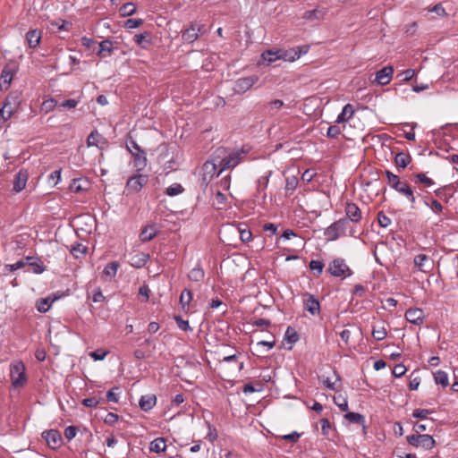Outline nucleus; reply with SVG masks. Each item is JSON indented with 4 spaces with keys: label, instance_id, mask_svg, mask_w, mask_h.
<instances>
[{
    "label": "nucleus",
    "instance_id": "nucleus-3",
    "mask_svg": "<svg viewBox=\"0 0 458 458\" xmlns=\"http://www.w3.org/2000/svg\"><path fill=\"white\" fill-rule=\"evenodd\" d=\"M10 376L14 387L23 386L27 382L25 365L21 360H16L10 364Z\"/></svg>",
    "mask_w": 458,
    "mask_h": 458
},
{
    "label": "nucleus",
    "instance_id": "nucleus-14",
    "mask_svg": "<svg viewBox=\"0 0 458 458\" xmlns=\"http://www.w3.org/2000/svg\"><path fill=\"white\" fill-rule=\"evenodd\" d=\"M394 68L392 66H386L376 73L375 81L381 86L387 85L393 77Z\"/></svg>",
    "mask_w": 458,
    "mask_h": 458
},
{
    "label": "nucleus",
    "instance_id": "nucleus-61",
    "mask_svg": "<svg viewBox=\"0 0 458 458\" xmlns=\"http://www.w3.org/2000/svg\"><path fill=\"white\" fill-rule=\"evenodd\" d=\"M118 420H119V416L114 412H108L104 419V422L108 425H114Z\"/></svg>",
    "mask_w": 458,
    "mask_h": 458
},
{
    "label": "nucleus",
    "instance_id": "nucleus-44",
    "mask_svg": "<svg viewBox=\"0 0 458 458\" xmlns=\"http://www.w3.org/2000/svg\"><path fill=\"white\" fill-rule=\"evenodd\" d=\"M334 403L342 411H346L348 410V401L343 394H339L335 395Z\"/></svg>",
    "mask_w": 458,
    "mask_h": 458
},
{
    "label": "nucleus",
    "instance_id": "nucleus-53",
    "mask_svg": "<svg viewBox=\"0 0 458 458\" xmlns=\"http://www.w3.org/2000/svg\"><path fill=\"white\" fill-rule=\"evenodd\" d=\"M57 101L54 98H48L47 100H44L42 103V110L46 113H49L56 106Z\"/></svg>",
    "mask_w": 458,
    "mask_h": 458
},
{
    "label": "nucleus",
    "instance_id": "nucleus-33",
    "mask_svg": "<svg viewBox=\"0 0 458 458\" xmlns=\"http://www.w3.org/2000/svg\"><path fill=\"white\" fill-rule=\"evenodd\" d=\"M205 272L200 267H193L188 277L192 282H201L204 279Z\"/></svg>",
    "mask_w": 458,
    "mask_h": 458
},
{
    "label": "nucleus",
    "instance_id": "nucleus-29",
    "mask_svg": "<svg viewBox=\"0 0 458 458\" xmlns=\"http://www.w3.org/2000/svg\"><path fill=\"white\" fill-rule=\"evenodd\" d=\"M148 255L145 253H138L131 258V265L134 267H141L146 265L148 260Z\"/></svg>",
    "mask_w": 458,
    "mask_h": 458
},
{
    "label": "nucleus",
    "instance_id": "nucleus-40",
    "mask_svg": "<svg viewBox=\"0 0 458 458\" xmlns=\"http://www.w3.org/2000/svg\"><path fill=\"white\" fill-rule=\"evenodd\" d=\"M385 174L387 179V184L392 188L395 189L399 184L403 182L400 180V177L397 174H393L389 170L385 171Z\"/></svg>",
    "mask_w": 458,
    "mask_h": 458
},
{
    "label": "nucleus",
    "instance_id": "nucleus-1",
    "mask_svg": "<svg viewBox=\"0 0 458 458\" xmlns=\"http://www.w3.org/2000/svg\"><path fill=\"white\" fill-rule=\"evenodd\" d=\"M247 154L248 151L243 148L233 150L229 153H226V149L224 148H216V157L219 158V170L217 175H219L224 170L234 168L245 159Z\"/></svg>",
    "mask_w": 458,
    "mask_h": 458
},
{
    "label": "nucleus",
    "instance_id": "nucleus-37",
    "mask_svg": "<svg viewBox=\"0 0 458 458\" xmlns=\"http://www.w3.org/2000/svg\"><path fill=\"white\" fill-rule=\"evenodd\" d=\"M33 257L28 256L23 260H25L26 265H29L33 267V272L35 274H41L45 271V267L41 262H37L34 260Z\"/></svg>",
    "mask_w": 458,
    "mask_h": 458
},
{
    "label": "nucleus",
    "instance_id": "nucleus-31",
    "mask_svg": "<svg viewBox=\"0 0 458 458\" xmlns=\"http://www.w3.org/2000/svg\"><path fill=\"white\" fill-rule=\"evenodd\" d=\"M234 231L240 235V239L242 242H250L252 240V233L246 225L242 227L240 225L234 228Z\"/></svg>",
    "mask_w": 458,
    "mask_h": 458
},
{
    "label": "nucleus",
    "instance_id": "nucleus-21",
    "mask_svg": "<svg viewBox=\"0 0 458 458\" xmlns=\"http://www.w3.org/2000/svg\"><path fill=\"white\" fill-rule=\"evenodd\" d=\"M157 403V397L155 394L142 395L140 399L139 405L144 411H150Z\"/></svg>",
    "mask_w": 458,
    "mask_h": 458
},
{
    "label": "nucleus",
    "instance_id": "nucleus-57",
    "mask_svg": "<svg viewBox=\"0 0 458 458\" xmlns=\"http://www.w3.org/2000/svg\"><path fill=\"white\" fill-rule=\"evenodd\" d=\"M174 319H175V322L180 329H182L183 331H191L192 330L189 325L188 320L182 319V318L180 316H176L174 318Z\"/></svg>",
    "mask_w": 458,
    "mask_h": 458
},
{
    "label": "nucleus",
    "instance_id": "nucleus-17",
    "mask_svg": "<svg viewBox=\"0 0 458 458\" xmlns=\"http://www.w3.org/2000/svg\"><path fill=\"white\" fill-rule=\"evenodd\" d=\"M29 178V173L25 169L20 170L17 174L15 175L14 181H13V191L20 192L25 187L26 183Z\"/></svg>",
    "mask_w": 458,
    "mask_h": 458
},
{
    "label": "nucleus",
    "instance_id": "nucleus-24",
    "mask_svg": "<svg viewBox=\"0 0 458 458\" xmlns=\"http://www.w3.org/2000/svg\"><path fill=\"white\" fill-rule=\"evenodd\" d=\"M344 419L351 423H356L362 426L363 433H366L365 418L362 414L358 412H347Z\"/></svg>",
    "mask_w": 458,
    "mask_h": 458
},
{
    "label": "nucleus",
    "instance_id": "nucleus-39",
    "mask_svg": "<svg viewBox=\"0 0 458 458\" xmlns=\"http://www.w3.org/2000/svg\"><path fill=\"white\" fill-rule=\"evenodd\" d=\"M261 56L263 60L267 62L268 64H271L278 59H282L281 51L267 50L262 54Z\"/></svg>",
    "mask_w": 458,
    "mask_h": 458
},
{
    "label": "nucleus",
    "instance_id": "nucleus-4",
    "mask_svg": "<svg viewBox=\"0 0 458 458\" xmlns=\"http://www.w3.org/2000/svg\"><path fill=\"white\" fill-rule=\"evenodd\" d=\"M349 227L350 222L348 219L341 218L326 229L325 235L328 240L335 241L342 235H346Z\"/></svg>",
    "mask_w": 458,
    "mask_h": 458
},
{
    "label": "nucleus",
    "instance_id": "nucleus-26",
    "mask_svg": "<svg viewBox=\"0 0 458 458\" xmlns=\"http://www.w3.org/2000/svg\"><path fill=\"white\" fill-rule=\"evenodd\" d=\"M166 449V443L164 437H157L150 442L149 450L156 454H160Z\"/></svg>",
    "mask_w": 458,
    "mask_h": 458
},
{
    "label": "nucleus",
    "instance_id": "nucleus-51",
    "mask_svg": "<svg viewBox=\"0 0 458 458\" xmlns=\"http://www.w3.org/2000/svg\"><path fill=\"white\" fill-rule=\"evenodd\" d=\"M309 267H310V270H312L313 272H316V274L318 276L322 273L325 264L321 260L312 259L310 262Z\"/></svg>",
    "mask_w": 458,
    "mask_h": 458
},
{
    "label": "nucleus",
    "instance_id": "nucleus-60",
    "mask_svg": "<svg viewBox=\"0 0 458 458\" xmlns=\"http://www.w3.org/2000/svg\"><path fill=\"white\" fill-rule=\"evenodd\" d=\"M92 300L94 302H102L106 300V297L104 296L100 287H97L93 291Z\"/></svg>",
    "mask_w": 458,
    "mask_h": 458
},
{
    "label": "nucleus",
    "instance_id": "nucleus-58",
    "mask_svg": "<svg viewBox=\"0 0 458 458\" xmlns=\"http://www.w3.org/2000/svg\"><path fill=\"white\" fill-rule=\"evenodd\" d=\"M416 178L425 187H431L434 184L433 180L428 177L425 174H418Z\"/></svg>",
    "mask_w": 458,
    "mask_h": 458
},
{
    "label": "nucleus",
    "instance_id": "nucleus-20",
    "mask_svg": "<svg viewBox=\"0 0 458 458\" xmlns=\"http://www.w3.org/2000/svg\"><path fill=\"white\" fill-rule=\"evenodd\" d=\"M201 27L192 24L190 28L186 29L182 35V38L184 42L193 43L199 38V32Z\"/></svg>",
    "mask_w": 458,
    "mask_h": 458
},
{
    "label": "nucleus",
    "instance_id": "nucleus-35",
    "mask_svg": "<svg viewBox=\"0 0 458 458\" xmlns=\"http://www.w3.org/2000/svg\"><path fill=\"white\" fill-rule=\"evenodd\" d=\"M87 184L88 182L82 179H73L72 182L70 184L69 189L72 192L79 193L86 191Z\"/></svg>",
    "mask_w": 458,
    "mask_h": 458
},
{
    "label": "nucleus",
    "instance_id": "nucleus-42",
    "mask_svg": "<svg viewBox=\"0 0 458 458\" xmlns=\"http://www.w3.org/2000/svg\"><path fill=\"white\" fill-rule=\"evenodd\" d=\"M149 33L148 32H144V33H140V34H136L134 37H133V41L142 47H145L146 44H150V39H149Z\"/></svg>",
    "mask_w": 458,
    "mask_h": 458
},
{
    "label": "nucleus",
    "instance_id": "nucleus-23",
    "mask_svg": "<svg viewBox=\"0 0 458 458\" xmlns=\"http://www.w3.org/2000/svg\"><path fill=\"white\" fill-rule=\"evenodd\" d=\"M41 39V32L38 30H31L26 34V40L31 48L38 46Z\"/></svg>",
    "mask_w": 458,
    "mask_h": 458
},
{
    "label": "nucleus",
    "instance_id": "nucleus-5",
    "mask_svg": "<svg viewBox=\"0 0 458 458\" xmlns=\"http://www.w3.org/2000/svg\"><path fill=\"white\" fill-rule=\"evenodd\" d=\"M407 442L415 447H422L425 450H430L435 446L434 438L428 434H412L406 437Z\"/></svg>",
    "mask_w": 458,
    "mask_h": 458
},
{
    "label": "nucleus",
    "instance_id": "nucleus-46",
    "mask_svg": "<svg viewBox=\"0 0 458 458\" xmlns=\"http://www.w3.org/2000/svg\"><path fill=\"white\" fill-rule=\"evenodd\" d=\"M297 185L298 179L296 176L287 177L285 182V192L287 194H292L295 191Z\"/></svg>",
    "mask_w": 458,
    "mask_h": 458
},
{
    "label": "nucleus",
    "instance_id": "nucleus-64",
    "mask_svg": "<svg viewBox=\"0 0 458 458\" xmlns=\"http://www.w3.org/2000/svg\"><path fill=\"white\" fill-rule=\"evenodd\" d=\"M405 372H406V368L403 364H397L394 367L393 375L395 377H400L403 376L405 374Z\"/></svg>",
    "mask_w": 458,
    "mask_h": 458
},
{
    "label": "nucleus",
    "instance_id": "nucleus-9",
    "mask_svg": "<svg viewBox=\"0 0 458 458\" xmlns=\"http://www.w3.org/2000/svg\"><path fill=\"white\" fill-rule=\"evenodd\" d=\"M414 267L422 273H429L434 267L433 260L425 254H419L413 259Z\"/></svg>",
    "mask_w": 458,
    "mask_h": 458
},
{
    "label": "nucleus",
    "instance_id": "nucleus-2",
    "mask_svg": "<svg viewBox=\"0 0 458 458\" xmlns=\"http://www.w3.org/2000/svg\"><path fill=\"white\" fill-rule=\"evenodd\" d=\"M127 149L133 157L134 166L138 171L143 170L147 165L146 153L131 138L127 141Z\"/></svg>",
    "mask_w": 458,
    "mask_h": 458
},
{
    "label": "nucleus",
    "instance_id": "nucleus-27",
    "mask_svg": "<svg viewBox=\"0 0 458 458\" xmlns=\"http://www.w3.org/2000/svg\"><path fill=\"white\" fill-rule=\"evenodd\" d=\"M411 161V157L409 154L404 152H399L394 157V164L398 168L404 169Z\"/></svg>",
    "mask_w": 458,
    "mask_h": 458
},
{
    "label": "nucleus",
    "instance_id": "nucleus-15",
    "mask_svg": "<svg viewBox=\"0 0 458 458\" xmlns=\"http://www.w3.org/2000/svg\"><path fill=\"white\" fill-rule=\"evenodd\" d=\"M346 219L349 222L358 223L360 221L362 215L359 207L355 203L347 202L345 207Z\"/></svg>",
    "mask_w": 458,
    "mask_h": 458
},
{
    "label": "nucleus",
    "instance_id": "nucleus-12",
    "mask_svg": "<svg viewBox=\"0 0 458 458\" xmlns=\"http://www.w3.org/2000/svg\"><path fill=\"white\" fill-rule=\"evenodd\" d=\"M43 438L46 440L47 445L52 449H56L61 446L63 438L58 430L50 429L42 433Z\"/></svg>",
    "mask_w": 458,
    "mask_h": 458
},
{
    "label": "nucleus",
    "instance_id": "nucleus-49",
    "mask_svg": "<svg viewBox=\"0 0 458 458\" xmlns=\"http://www.w3.org/2000/svg\"><path fill=\"white\" fill-rule=\"evenodd\" d=\"M192 299V293L190 290L184 289L180 296V303L182 304V308L184 309L185 306H188L190 304V301Z\"/></svg>",
    "mask_w": 458,
    "mask_h": 458
},
{
    "label": "nucleus",
    "instance_id": "nucleus-8",
    "mask_svg": "<svg viewBox=\"0 0 458 458\" xmlns=\"http://www.w3.org/2000/svg\"><path fill=\"white\" fill-rule=\"evenodd\" d=\"M148 181L147 175L141 174H135L128 179L126 189L130 192H139L147 184Z\"/></svg>",
    "mask_w": 458,
    "mask_h": 458
},
{
    "label": "nucleus",
    "instance_id": "nucleus-38",
    "mask_svg": "<svg viewBox=\"0 0 458 458\" xmlns=\"http://www.w3.org/2000/svg\"><path fill=\"white\" fill-rule=\"evenodd\" d=\"M118 268L119 263L117 261H112L105 267L103 270V276H108L110 278L114 277Z\"/></svg>",
    "mask_w": 458,
    "mask_h": 458
},
{
    "label": "nucleus",
    "instance_id": "nucleus-62",
    "mask_svg": "<svg viewBox=\"0 0 458 458\" xmlns=\"http://www.w3.org/2000/svg\"><path fill=\"white\" fill-rule=\"evenodd\" d=\"M25 266H26L25 260L21 259V260L17 261L14 264L6 265L5 268L8 269V271L13 272V271H15L17 269L22 268Z\"/></svg>",
    "mask_w": 458,
    "mask_h": 458
},
{
    "label": "nucleus",
    "instance_id": "nucleus-56",
    "mask_svg": "<svg viewBox=\"0 0 458 458\" xmlns=\"http://www.w3.org/2000/svg\"><path fill=\"white\" fill-rule=\"evenodd\" d=\"M377 221L379 225L383 228H386L391 224V219L382 211L377 214Z\"/></svg>",
    "mask_w": 458,
    "mask_h": 458
},
{
    "label": "nucleus",
    "instance_id": "nucleus-7",
    "mask_svg": "<svg viewBox=\"0 0 458 458\" xmlns=\"http://www.w3.org/2000/svg\"><path fill=\"white\" fill-rule=\"evenodd\" d=\"M328 271L335 277H347L352 274V270L343 259H334L329 264Z\"/></svg>",
    "mask_w": 458,
    "mask_h": 458
},
{
    "label": "nucleus",
    "instance_id": "nucleus-18",
    "mask_svg": "<svg viewBox=\"0 0 458 458\" xmlns=\"http://www.w3.org/2000/svg\"><path fill=\"white\" fill-rule=\"evenodd\" d=\"M327 9L322 7H318L313 10L306 11L302 18L307 21H321L327 15Z\"/></svg>",
    "mask_w": 458,
    "mask_h": 458
},
{
    "label": "nucleus",
    "instance_id": "nucleus-22",
    "mask_svg": "<svg viewBox=\"0 0 458 458\" xmlns=\"http://www.w3.org/2000/svg\"><path fill=\"white\" fill-rule=\"evenodd\" d=\"M355 110L351 104H346L343 109L342 112L337 115L335 122L337 123H343L344 122L349 121L354 114Z\"/></svg>",
    "mask_w": 458,
    "mask_h": 458
},
{
    "label": "nucleus",
    "instance_id": "nucleus-30",
    "mask_svg": "<svg viewBox=\"0 0 458 458\" xmlns=\"http://www.w3.org/2000/svg\"><path fill=\"white\" fill-rule=\"evenodd\" d=\"M271 174L272 172L269 171L267 174L260 176L257 181V191L259 193H264V198L266 197L265 190L267 187Z\"/></svg>",
    "mask_w": 458,
    "mask_h": 458
},
{
    "label": "nucleus",
    "instance_id": "nucleus-63",
    "mask_svg": "<svg viewBox=\"0 0 458 458\" xmlns=\"http://www.w3.org/2000/svg\"><path fill=\"white\" fill-rule=\"evenodd\" d=\"M77 434V428L74 427V426H68L65 429H64V437L68 439V440H72V438L75 437Z\"/></svg>",
    "mask_w": 458,
    "mask_h": 458
},
{
    "label": "nucleus",
    "instance_id": "nucleus-41",
    "mask_svg": "<svg viewBox=\"0 0 458 458\" xmlns=\"http://www.w3.org/2000/svg\"><path fill=\"white\" fill-rule=\"evenodd\" d=\"M434 379L437 384L441 385L443 387L447 386L449 384L448 376L443 370L436 371L434 373Z\"/></svg>",
    "mask_w": 458,
    "mask_h": 458
},
{
    "label": "nucleus",
    "instance_id": "nucleus-34",
    "mask_svg": "<svg viewBox=\"0 0 458 458\" xmlns=\"http://www.w3.org/2000/svg\"><path fill=\"white\" fill-rule=\"evenodd\" d=\"M387 332L386 328L383 324L381 325H376L373 327L372 329V336L377 341L384 340L386 337Z\"/></svg>",
    "mask_w": 458,
    "mask_h": 458
},
{
    "label": "nucleus",
    "instance_id": "nucleus-6",
    "mask_svg": "<svg viewBox=\"0 0 458 458\" xmlns=\"http://www.w3.org/2000/svg\"><path fill=\"white\" fill-rule=\"evenodd\" d=\"M17 72L18 64L15 62H10L4 65L0 75V89L2 90L8 89Z\"/></svg>",
    "mask_w": 458,
    "mask_h": 458
},
{
    "label": "nucleus",
    "instance_id": "nucleus-32",
    "mask_svg": "<svg viewBox=\"0 0 458 458\" xmlns=\"http://www.w3.org/2000/svg\"><path fill=\"white\" fill-rule=\"evenodd\" d=\"M113 49V42L110 40H103L99 43V50L98 55L106 57L111 55Z\"/></svg>",
    "mask_w": 458,
    "mask_h": 458
},
{
    "label": "nucleus",
    "instance_id": "nucleus-50",
    "mask_svg": "<svg viewBox=\"0 0 458 458\" xmlns=\"http://www.w3.org/2000/svg\"><path fill=\"white\" fill-rule=\"evenodd\" d=\"M284 338L289 343L294 344L299 340V335L293 327H288L284 334Z\"/></svg>",
    "mask_w": 458,
    "mask_h": 458
},
{
    "label": "nucleus",
    "instance_id": "nucleus-19",
    "mask_svg": "<svg viewBox=\"0 0 458 458\" xmlns=\"http://www.w3.org/2000/svg\"><path fill=\"white\" fill-rule=\"evenodd\" d=\"M394 191L403 195L411 205H413L416 201V198L414 196V192L411 185H409L406 182H402L399 186H397Z\"/></svg>",
    "mask_w": 458,
    "mask_h": 458
},
{
    "label": "nucleus",
    "instance_id": "nucleus-55",
    "mask_svg": "<svg viewBox=\"0 0 458 458\" xmlns=\"http://www.w3.org/2000/svg\"><path fill=\"white\" fill-rule=\"evenodd\" d=\"M432 411L427 409H416L412 412V417L415 419H426L428 415L431 414Z\"/></svg>",
    "mask_w": 458,
    "mask_h": 458
},
{
    "label": "nucleus",
    "instance_id": "nucleus-28",
    "mask_svg": "<svg viewBox=\"0 0 458 458\" xmlns=\"http://www.w3.org/2000/svg\"><path fill=\"white\" fill-rule=\"evenodd\" d=\"M157 233V232L154 225H148L142 229L141 233H140V239L143 242H149L156 237Z\"/></svg>",
    "mask_w": 458,
    "mask_h": 458
},
{
    "label": "nucleus",
    "instance_id": "nucleus-10",
    "mask_svg": "<svg viewBox=\"0 0 458 458\" xmlns=\"http://www.w3.org/2000/svg\"><path fill=\"white\" fill-rule=\"evenodd\" d=\"M259 78L255 75L238 79L233 87L236 94H243L248 91L257 81Z\"/></svg>",
    "mask_w": 458,
    "mask_h": 458
},
{
    "label": "nucleus",
    "instance_id": "nucleus-11",
    "mask_svg": "<svg viewBox=\"0 0 458 458\" xmlns=\"http://www.w3.org/2000/svg\"><path fill=\"white\" fill-rule=\"evenodd\" d=\"M218 161L219 158L216 157L215 151L212 155V159L206 161L202 166L204 180H210L214 177V175H217V168L219 167Z\"/></svg>",
    "mask_w": 458,
    "mask_h": 458
},
{
    "label": "nucleus",
    "instance_id": "nucleus-48",
    "mask_svg": "<svg viewBox=\"0 0 458 458\" xmlns=\"http://www.w3.org/2000/svg\"><path fill=\"white\" fill-rule=\"evenodd\" d=\"M301 57V54L297 53L295 48H292L288 51L284 52L282 54V59L289 62H293Z\"/></svg>",
    "mask_w": 458,
    "mask_h": 458
},
{
    "label": "nucleus",
    "instance_id": "nucleus-59",
    "mask_svg": "<svg viewBox=\"0 0 458 458\" xmlns=\"http://www.w3.org/2000/svg\"><path fill=\"white\" fill-rule=\"evenodd\" d=\"M341 134V130L336 125H331L327 129V136L332 139L337 138Z\"/></svg>",
    "mask_w": 458,
    "mask_h": 458
},
{
    "label": "nucleus",
    "instance_id": "nucleus-45",
    "mask_svg": "<svg viewBox=\"0 0 458 458\" xmlns=\"http://www.w3.org/2000/svg\"><path fill=\"white\" fill-rule=\"evenodd\" d=\"M87 250L88 248L85 245L78 243L75 246H72L70 251L76 259H79L86 254Z\"/></svg>",
    "mask_w": 458,
    "mask_h": 458
},
{
    "label": "nucleus",
    "instance_id": "nucleus-25",
    "mask_svg": "<svg viewBox=\"0 0 458 458\" xmlns=\"http://www.w3.org/2000/svg\"><path fill=\"white\" fill-rule=\"evenodd\" d=\"M100 143H106V139L97 130L92 131L87 139L88 147H99Z\"/></svg>",
    "mask_w": 458,
    "mask_h": 458
},
{
    "label": "nucleus",
    "instance_id": "nucleus-47",
    "mask_svg": "<svg viewBox=\"0 0 458 458\" xmlns=\"http://www.w3.org/2000/svg\"><path fill=\"white\" fill-rule=\"evenodd\" d=\"M184 189L180 183H174L165 189V193L168 196L174 197L182 193Z\"/></svg>",
    "mask_w": 458,
    "mask_h": 458
},
{
    "label": "nucleus",
    "instance_id": "nucleus-52",
    "mask_svg": "<svg viewBox=\"0 0 458 458\" xmlns=\"http://www.w3.org/2000/svg\"><path fill=\"white\" fill-rule=\"evenodd\" d=\"M108 351L103 350V349H98L96 351H93L89 353V356L95 360H103L106 356L108 354Z\"/></svg>",
    "mask_w": 458,
    "mask_h": 458
},
{
    "label": "nucleus",
    "instance_id": "nucleus-13",
    "mask_svg": "<svg viewBox=\"0 0 458 458\" xmlns=\"http://www.w3.org/2000/svg\"><path fill=\"white\" fill-rule=\"evenodd\" d=\"M404 317L408 322L414 325L422 324L425 318L424 311L419 308H411L407 310Z\"/></svg>",
    "mask_w": 458,
    "mask_h": 458
},
{
    "label": "nucleus",
    "instance_id": "nucleus-43",
    "mask_svg": "<svg viewBox=\"0 0 458 458\" xmlns=\"http://www.w3.org/2000/svg\"><path fill=\"white\" fill-rule=\"evenodd\" d=\"M136 13V5L133 3H126L120 8V13L123 17H127Z\"/></svg>",
    "mask_w": 458,
    "mask_h": 458
},
{
    "label": "nucleus",
    "instance_id": "nucleus-54",
    "mask_svg": "<svg viewBox=\"0 0 458 458\" xmlns=\"http://www.w3.org/2000/svg\"><path fill=\"white\" fill-rule=\"evenodd\" d=\"M143 24L142 19L131 18L125 21L124 27L126 29H136Z\"/></svg>",
    "mask_w": 458,
    "mask_h": 458
},
{
    "label": "nucleus",
    "instance_id": "nucleus-36",
    "mask_svg": "<svg viewBox=\"0 0 458 458\" xmlns=\"http://www.w3.org/2000/svg\"><path fill=\"white\" fill-rule=\"evenodd\" d=\"M55 301V299H50V297L40 299L37 301V310L39 312L45 313L47 312L52 306L53 302Z\"/></svg>",
    "mask_w": 458,
    "mask_h": 458
},
{
    "label": "nucleus",
    "instance_id": "nucleus-16",
    "mask_svg": "<svg viewBox=\"0 0 458 458\" xmlns=\"http://www.w3.org/2000/svg\"><path fill=\"white\" fill-rule=\"evenodd\" d=\"M306 299L304 301V308L311 315H318L320 312V304L314 295L306 293Z\"/></svg>",
    "mask_w": 458,
    "mask_h": 458
}]
</instances>
